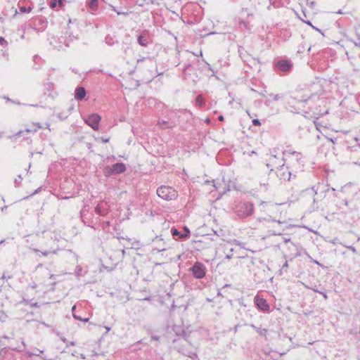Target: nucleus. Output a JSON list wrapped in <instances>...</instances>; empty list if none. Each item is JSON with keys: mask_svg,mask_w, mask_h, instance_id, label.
<instances>
[{"mask_svg": "<svg viewBox=\"0 0 360 360\" xmlns=\"http://www.w3.org/2000/svg\"><path fill=\"white\" fill-rule=\"evenodd\" d=\"M188 338L189 335L183 337L182 338H174L172 342L174 349L179 353L193 359L194 358H197V354L191 350L192 345L188 340Z\"/></svg>", "mask_w": 360, "mask_h": 360, "instance_id": "f257e3e1", "label": "nucleus"}, {"mask_svg": "<svg viewBox=\"0 0 360 360\" xmlns=\"http://www.w3.org/2000/svg\"><path fill=\"white\" fill-rule=\"evenodd\" d=\"M233 210L238 219H245L253 214L254 204L249 201L240 202L236 205Z\"/></svg>", "mask_w": 360, "mask_h": 360, "instance_id": "f03ea898", "label": "nucleus"}, {"mask_svg": "<svg viewBox=\"0 0 360 360\" xmlns=\"http://www.w3.org/2000/svg\"><path fill=\"white\" fill-rule=\"evenodd\" d=\"M293 154V153H292ZM286 165L297 173L298 171H302L304 165L302 154L299 152L294 153V155H290L288 157V160H285Z\"/></svg>", "mask_w": 360, "mask_h": 360, "instance_id": "7ed1b4c3", "label": "nucleus"}, {"mask_svg": "<svg viewBox=\"0 0 360 360\" xmlns=\"http://www.w3.org/2000/svg\"><path fill=\"white\" fill-rule=\"evenodd\" d=\"M158 195L165 200H172L177 198L178 195L175 189L169 186H161L157 189Z\"/></svg>", "mask_w": 360, "mask_h": 360, "instance_id": "20e7f679", "label": "nucleus"}, {"mask_svg": "<svg viewBox=\"0 0 360 360\" xmlns=\"http://www.w3.org/2000/svg\"><path fill=\"white\" fill-rule=\"evenodd\" d=\"M188 271L195 279H202L206 275L207 268L203 263L197 261L190 267Z\"/></svg>", "mask_w": 360, "mask_h": 360, "instance_id": "39448f33", "label": "nucleus"}, {"mask_svg": "<svg viewBox=\"0 0 360 360\" xmlns=\"http://www.w3.org/2000/svg\"><path fill=\"white\" fill-rule=\"evenodd\" d=\"M41 128H42V126L39 122H33L30 127L24 130H20L15 134L10 136L9 138L12 141L17 142L20 139L21 134L28 133L34 134Z\"/></svg>", "mask_w": 360, "mask_h": 360, "instance_id": "423d86ee", "label": "nucleus"}, {"mask_svg": "<svg viewBox=\"0 0 360 360\" xmlns=\"http://www.w3.org/2000/svg\"><path fill=\"white\" fill-rule=\"evenodd\" d=\"M296 173H295V171H292L289 168L288 165L285 166V164L283 163L282 165L280 166L277 171V175L279 177L281 180L283 181H290L292 179V176L294 177L296 176Z\"/></svg>", "mask_w": 360, "mask_h": 360, "instance_id": "0eeeda50", "label": "nucleus"}, {"mask_svg": "<svg viewBox=\"0 0 360 360\" xmlns=\"http://www.w3.org/2000/svg\"><path fill=\"white\" fill-rule=\"evenodd\" d=\"M275 70L277 72H288L292 70V63L289 60H278L274 65Z\"/></svg>", "mask_w": 360, "mask_h": 360, "instance_id": "6e6552de", "label": "nucleus"}, {"mask_svg": "<svg viewBox=\"0 0 360 360\" xmlns=\"http://www.w3.org/2000/svg\"><path fill=\"white\" fill-rule=\"evenodd\" d=\"M126 171V166L122 162H117L112 165L111 167H106L105 172L107 175L119 174Z\"/></svg>", "mask_w": 360, "mask_h": 360, "instance_id": "1a4fd4ad", "label": "nucleus"}, {"mask_svg": "<svg viewBox=\"0 0 360 360\" xmlns=\"http://www.w3.org/2000/svg\"><path fill=\"white\" fill-rule=\"evenodd\" d=\"M101 117L97 114L94 113L89 115L85 120V123L91 127L94 130H98Z\"/></svg>", "mask_w": 360, "mask_h": 360, "instance_id": "9d476101", "label": "nucleus"}, {"mask_svg": "<svg viewBox=\"0 0 360 360\" xmlns=\"http://www.w3.org/2000/svg\"><path fill=\"white\" fill-rule=\"evenodd\" d=\"M152 41V38L147 30L141 32L137 37V43L143 47L148 46Z\"/></svg>", "mask_w": 360, "mask_h": 360, "instance_id": "9b49d317", "label": "nucleus"}, {"mask_svg": "<svg viewBox=\"0 0 360 360\" xmlns=\"http://www.w3.org/2000/svg\"><path fill=\"white\" fill-rule=\"evenodd\" d=\"M171 233L174 239H185L190 237L191 232L187 226L183 228V231H179L175 227H172L171 229Z\"/></svg>", "mask_w": 360, "mask_h": 360, "instance_id": "f8f14e48", "label": "nucleus"}, {"mask_svg": "<svg viewBox=\"0 0 360 360\" xmlns=\"http://www.w3.org/2000/svg\"><path fill=\"white\" fill-rule=\"evenodd\" d=\"M254 301H255V304L256 305L257 309H259L260 311H262L264 312L270 311V306L265 299L257 295L255 297Z\"/></svg>", "mask_w": 360, "mask_h": 360, "instance_id": "ddd939ff", "label": "nucleus"}, {"mask_svg": "<svg viewBox=\"0 0 360 360\" xmlns=\"http://www.w3.org/2000/svg\"><path fill=\"white\" fill-rule=\"evenodd\" d=\"M34 25L35 26L34 30H37L38 32H42L46 27L47 20L44 17H39L34 19Z\"/></svg>", "mask_w": 360, "mask_h": 360, "instance_id": "4468645a", "label": "nucleus"}, {"mask_svg": "<svg viewBox=\"0 0 360 360\" xmlns=\"http://www.w3.org/2000/svg\"><path fill=\"white\" fill-rule=\"evenodd\" d=\"M95 212L100 216H105L108 213L107 204L104 202H99L95 207Z\"/></svg>", "mask_w": 360, "mask_h": 360, "instance_id": "2eb2a0df", "label": "nucleus"}, {"mask_svg": "<svg viewBox=\"0 0 360 360\" xmlns=\"http://www.w3.org/2000/svg\"><path fill=\"white\" fill-rule=\"evenodd\" d=\"M172 330L176 335L175 338H182L183 337L188 336V335H186L184 327L181 326L174 325L172 327Z\"/></svg>", "mask_w": 360, "mask_h": 360, "instance_id": "dca6fc26", "label": "nucleus"}, {"mask_svg": "<svg viewBox=\"0 0 360 360\" xmlns=\"http://www.w3.org/2000/svg\"><path fill=\"white\" fill-rule=\"evenodd\" d=\"M75 98L77 101H83L86 96V91L83 86H77L75 90Z\"/></svg>", "mask_w": 360, "mask_h": 360, "instance_id": "f3484780", "label": "nucleus"}, {"mask_svg": "<svg viewBox=\"0 0 360 360\" xmlns=\"http://www.w3.org/2000/svg\"><path fill=\"white\" fill-rule=\"evenodd\" d=\"M45 91L44 94H48V96L54 98L56 95V92H53L54 84L51 82H47L44 84Z\"/></svg>", "mask_w": 360, "mask_h": 360, "instance_id": "a211bd4d", "label": "nucleus"}, {"mask_svg": "<svg viewBox=\"0 0 360 360\" xmlns=\"http://www.w3.org/2000/svg\"><path fill=\"white\" fill-rule=\"evenodd\" d=\"M86 3L92 13H94L98 9V0H86Z\"/></svg>", "mask_w": 360, "mask_h": 360, "instance_id": "6ab92c4d", "label": "nucleus"}, {"mask_svg": "<svg viewBox=\"0 0 360 360\" xmlns=\"http://www.w3.org/2000/svg\"><path fill=\"white\" fill-rule=\"evenodd\" d=\"M252 328H253L257 333H259L260 335L266 336L268 330L266 328H262L260 327H257L253 323H251L249 325Z\"/></svg>", "mask_w": 360, "mask_h": 360, "instance_id": "aec40b11", "label": "nucleus"}, {"mask_svg": "<svg viewBox=\"0 0 360 360\" xmlns=\"http://www.w3.org/2000/svg\"><path fill=\"white\" fill-rule=\"evenodd\" d=\"M115 42H117L116 40H115V38L114 36H112L110 34H107L105 37V43L110 46H112V45H114L115 44Z\"/></svg>", "mask_w": 360, "mask_h": 360, "instance_id": "412c9836", "label": "nucleus"}, {"mask_svg": "<svg viewBox=\"0 0 360 360\" xmlns=\"http://www.w3.org/2000/svg\"><path fill=\"white\" fill-rule=\"evenodd\" d=\"M195 103L200 108H202L204 106L205 101H204V98L202 94H199L197 96V97L195 98Z\"/></svg>", "mask_w": 360, "mask_h": 360, "instance_id": "4be33fe9", "label": "nucleus"}, {"mask_svg": "<svg viewBox=\"0 0 360 360\" xmlns=\"http://www.w3.org/2000/svg\"><path fill=\"white\" fill-rule=\"evenodd\" d=\"M32 250L36 252V253H38V252H40L43 256H48L49 255H50L51 253H53V254H56V250H53V251H49V250H45L44 252H41L39 251L38 249L37 248H33Z\"/></svg>", "mask_w": 360, "mask_h": 360, "instance_id": "5701e85b", "label": "nucleus"}, {"mask_svg": "<svg viewBox=\"0 0 360 360\" xmlns=\"http://www.w3.org/2000/svg\"><path fill=\"white\" fill-rule=\"evenodd\" d=\"M158 125H160L163 129H170L172 127V126L169 125L168 122L165 120H159Z\"/></svg>", "mask_w": 360, "mask_h": 360, "instance_id": "b1692460", "label": "nucleus"}, {"mask_svg": "<svg viewBox=\"0 0 360 360\" xmlns=\"http://www.w3.org/2000/svg\"><path fill=\"white\" fill-rule=\"evenodd\" d=\"M291 153H297L298 152H297L295 150H292L290 148H287L285 150H283V154L284 156L286 157L285 160H288V157H290V155H294V154H292Z\"/></svg>", "mask_w": 360, "mask_h": 360, "instance_id": "393cba45", "label": "nucleus"}, {"mask_svg": "<svg viewBox=\"0 0 360 360\" xmlns=\"http://www.w3.org/2000/svg\"><path fill=\"white\" fill-rule=\"evenodd\" d=\"M32 7L28 6H19V11L21 13H30L32 11Z\"/></svg>", "mask_w": 360, "mask_h": 360, "instance_id": "a878e982", "label": "nucleus"}, {"mask_svg": "<svg viewBox=\"0 0 360 360\" xmlns=\"http://www.w3.org/2000/svg\"><path fill=\"white\" fill-rule=\"evenodd\" d=\"M269 96L273 100V101H278L279 99L283 98V95L281 94H270Z\"/></svg>", "mask_w": 360, "mask_h": 360, "instance_id": "bb28decb", "label": "nucleus"}, {"mask_svg": "<svg viewBox=\"0 0 360 360\" xmlns=\"http://www.w3.org/2000/svg\"><path fill=\"white\" fill-rule=\"evenodd\" d=\"M0 45L4 48H7L8 46V41L3 37H0Z\"/></svg>", "mask_w": 360, "mask_h": 360, "instance_id": "cd10ccee", "label": "nucleus"}, {"mask_svg": "<svg viewBox=\"0 0 360 360\" xmlns=\"http://www.w3.org/2000/svg\"><path fill=\"white\" fill-rule=\"evenodd\" d=\"M22 181V178L21 175L20 174L18 176V178H16L14 180L15 186L16 187H18L21 184Z\"/></svg>", "mask_w": 360, "mask_h": 360, "instance_id": "c85d7f7f", "label": "nucleus"}, {"mask_svg": "<svg viewBox=\"0 0 360 360\" xmlns=\"http://www.w3.org/2000/svg\"><path fill=\"white\" fill-rule=\"evenodd\" d=\"M148 333L150 335V338L152 340L158 341L160 340V336L154 335L151 330H148Z\"/></svg>", "mask_w": 360, "mask_h": 360, "instance_id": "c756f323", "label": "nucleus"}, {"mask_svg": "<svg viewBox=\"0 0 360 360\" xmlns=\"http://www.w3.org/2000/svg\"><path fill=\"white\" fill-rule=\"evenodd\" d=\"M284 259L285 260V263L283 264V265L282 266L281 269L280 271H285V272L287 271V269L288 268V262L287 260V257L285 255H284Z\"/></svg>", "mask_w": 360, "mask_h": 360, "instance_id": "7c9ffc66", "label": "nucleus"}, {"mask_svg": "<svg viewBox=\"0 0 360 360\" xmlns=\"http://www.w3.org/2000/svg\"><path fill=\"white\" fill-rule=\"evenodd\" d=\"M351 41H352L355 46L360 47V37L358 36L356 39H350Z\"/></svg>", "mask_w": 360, "mask_h": 360, "instance_id": "2f4dec72", "label": "nucleus"}, {"mask_svg": "<svg viewBox=\"0 0 360 360\" xmlns=\"http://www.w3.org/2000/svg\"><path fill=\"white\" fill-rule=\"evenodd\" d=\"M344 247H345L347 249H349V250H351L354 254H356L357 253V250H356V248L354 246H353V245H344Z\"/></svg>", "mask_w": 360, "mask_h": 360, "instance_id": "473e14b6", "label": "nucleus"}, {"mask_svg": "<svg viewBox=\"0 0 360 360\" xmlns=\"http://www.w3.org/2000/svg\"><path fill=\"white\" fill-rule=\"evenodd\" d=\"M73 317L79 321H83V322H87L89 321L88 318L82 319L80 316H77L75 314H73Z\"/></svg>", "mask_w": 360, "mask_h": 360, "instance_id": "72a5a7b5", "label": "nucleus"}, {"mask_svg": "<svg viewBox=\"0 0 360 360\" xmlns=\"http://www.w3.org/2000/svg\"><path fill=\"white\" fill-rule=\"evenodd\" d=\"M57 0H51L50 2H49V6L51 8H54L56 7L57 6Z\"/></svg>", "mask_w": 360, "mask_h": 360, "instance_id": "f704fd0d", "label": "nucleus"}, {"mask_svg": "<svg viewBox=\"0 0 360 360\" xmlns=\"http://www.w3.org/2000/svg\"><path fill=\"white\" fill-rule=\"evenodd\" d=\"M332 243L335 244H335H340V245H341L342 246H344V245H345L342 243L340 242V240H339V239L338 238H333V240H332Z\"/></svg>", "mask_w": 360, "mask_h": 360, "instance_id": "c9c22d12", "label": "nucleus"}, {"mask_svg": "<svg viewBox=\"0 0 360 360\" xmlns=\"http://www.w3.org/2000/svg\"><path fill=\"white\" fill-rule=\"evenodd\" d=\"M150 60V61H151V60H152V58H148V57H142V58H139V59L137 60V63H141V62H143V61H144V60Z\"/></svg>", "mask_w": 360, "mask_h": 360, "instance_id": "e433bc0d", "label": "nucleus"}, {"mask_svg": "<svg viewBox=\"0 0 360 360\" xmlns=\"http://www.w3.org/2000/svg\"><path fill=\"white\" fill-rule=\"evenodd\" d=\"M62 340H63V342H64L67 344V346L75 345V342H69V341H68V340L66 338H62Z\"/></svg>", "mask_w": 360, "mask_h": 360, "instance_id": "4c0bfd02", "label": "nucleus"}, {"mask_svg": "<svg viewBox=\"0 0 360 360\" xmlns=\"http://www.w3.org/2000/svg\"><path fill=\"white\" fill-rule=\"evenodd\" d=\"M257 221H259V222H262V221H271V217H269V219L259 217V218L257 219Z\"/></svg>", "mask_w": 360, "mask_h": 360, "instance_id": "58836bf2", "label": "nucleus"}, {"mask_svg": "<svg viewBox=\"0 0 360 360\" xmlns=\"http://www.w3.org/2000/svg\"><path fill=\"white\" fill-rule=\"evenodd\" d=\"M30 137L26 136V134H21L20 139L18 141H22L24 140H28Z\"/></svg>", "mask_w": 360, "mask_h": 360, "instance_id": "ea45409f", "label": "nucleus"}, {"mask_svg": "<svg viewBox=\"0 0 360 360\" xmlns=\"http://www.w3.org/2000/svg\"><path fill=\"white\" fill-rule=\"evenodd\" d=\"M233 251V248H231L229 250V252L230 253L227 254L225 257L226 259H231L232 258V252Z\"/></svg>", "mask_w": 360, "mask_h": 360, "instance_id": "a19ab883", "label": "nucleus"}, {"mask_svg": "<svg viewBox=\"0 0 360 360\" xmlns=\"http://www.w3.org/2000/svg\"><path fill=\"white\" fill-rule=\"evenodd\" d=\"M283 231V229H280L279 231H273L271 234L274 236H280L282 234Z\"/></svg>", "mask_w": 360, "mask_h": 360, "instance_id": "79ce46f5", "label": "nucleus"}, {"mask_svg": "<svg viewBox=\"0 0 360 360\" xmlns=\"http://www.w3.org/2000/svg\"><path fill=\"white\" fill-rule=\"evenodd\" d=\"M252 124L255 126H259V125H261V122H260L259 120H258V119H254L252 120Z\"/></svg>", "mask_w": 360, "mask_h": 360, "instance_id": "37998d69", "label": "nucleus"}, {"mask_svg": "<svg viewBox=\"0 0 360 360\" xmlns=\"http://www.w3.org/2000/svg\"><path fill=\"white\" fill-rule=\"evenodd\" d=\"M12 278V276H6L5 273L3 274L2 276L1 277V279H6V280H8V279H11Z\"/></svg>", "mask_w": 360, "mask_h": 360, "instance_id": "c03bdc74", "label": "nucleus"}, {"mask_svg": "<svg viewBox=\"0 0 360 360\" xmlns=\"http://www.w3.org/2000/svg\"><path fill=\"white\" fill-rule=\"evenodd\" d=\"M202 61L207 65L208 70L214 72V70L212 69L211 65L207 61H205V60H202Z\"/></svg>", "mask_w": 360, "mask_h": 360, "instance_id": "a18cd8bd", "label": "nucleus"}, {"mask_svg": "<svg viewBox=\"0 0 360 360\" xmlns=\"http://www.w3.org/2000/svg\"><path fill=\"white\" fill-rule=\"evenodd\" d=\"M147 4H151L158 6L159 3L157 1V0H148Z\"/></svg>", "mask_w": 360, "mask_h": 360, "instance_id": "49530a36", "label": "nucleus"}, {"mask_svg": "<svg viewBox=\"0 0 360 360\" xmlns=\"http://www.w3.org/2000/svg\"><path fill=\"white\" fill-rule=\"evenodd\" d=\"M6 318H7V316L4 313L1 314V316H0V320L1 322H4L6 321Z\"/></svg>", "mask_w": 360, "mask_h": 360, "instance_id": "de8ad7c7", "label": "nucleus"}, {"mask_svg": "<svg viewBox=\"0 0 360 360\" xmlns=\"http://www.w3.org/2000/svg\"><path fill=\"white\" fill-rule=\"evenodd\" d=\"M101 140L103 143H108L109 141V140H110V138L109 137H101Z\"/></svg>", "mask_w": 360, "mask_h": 360, "instance_id": "09e8293b", "label": "nucleus"}, {"mask_svg": "<svg viewBox=\"0 0 360 360\" xmlns=\"http://www.w3.org/2000/svg\"><path fill=\"white\" fill-rule=\"evenodd\" d=\"M304 22H305L306 24H307V25H310V26H311L312 27H314H314L312 25L311 22L309 20L304 21ZM315 29H316V30H318L319 32H321V30H319V29H317V28H316V27H315Z\"/></svg>", "mask_w": 360, "mask_h": 360, "instance_id": "8fccbe9b", "label": "nucleus"}, {"mask_svg": "<svg viewBox=\"0 0 360 360\" xmlns=\"http://www.w3.org/2000/svg\"><path fill=\"white\" fill-rule=\"evenodd\" d=\"M57 4L62 7L63 6V0H57Z\"/></svg>", "mask_w": 360, "mask_h": 360, "instance_id": "3c124183", "label": "nucleus"}, {"mask_svg": "<svg viewBox=\"0 0 360 360\" xmlns=\"http://www.w3.org/2000/svg\"><path fill=\"white\" fill-rule=\"evenodd\" d=\"M271 221L277 222L278 224H283L284 223L283 221H281L280 220L276 221V220L273 219L271 218Z\"/></svg>", "mask_w": 360, "mask_h": 360, "instance_id": "603ef678", "label": "nucleus"}, {"mask_svg": "<svg viewBox=\"0 0 360 360\" xmlns=\"http://www.w3.org/2000/svg\"><path fill=\"white\" fill-rule=\"evenodd\" d=\"M191 66V65L190 63L187 64V65L185 66V68H184V69L183 72H186V70H188Z\"/></svg>", "mask_w": 360, "mask_h": 360, "instance_id": "864d4df0", "label": "nucleus"}, {"mask_svg": "<svg viewBox=\"0 0 360 360\" xmlns=\"http://www.w3.org/2000/svg\"><path fill=\"white\" fill-rule=\"evenodd\" d=\"M311 290H312L313 291L319 293V294H322V293H323V292H322V291H319V290H318L316 289V288H311Z\"/></svg>", "mask_w": 360, "mask_h": 360, "instance_id": "5fc2aeb1", "label": "nucleus"}, {"mask_svg": "<svg viewBox=\"0 0 360 360\" xmlns=\"http://www.w3.org/2000/svg\"><path fill=\"white\" fill-rule=\"evenodd\" d=\"M205 122L206 124H210L211 123V120H210V118H206V119L205 120Z\"/></svg>", "mask_w": 360, "mask_h": 360, "instance_id": "6e6d98bb", "label": "nucleus"}, {"mask_svg": "<svg viewBox=\"0 0 360 360\" xmlns=\"http://www.w3.org/2000/svg\"><path fill=\"white\" fill-rule=\"evenodd\" d=\"M218 120L221 122H223L224 120V117L223 115H219Z\"/></svg>", "mask_w": 360, "mask_h": 360, "instance_id": "4d7b16f0", "label": "nucleus"}, {"mask_svg": "<svg viewBox=\"0 0 360 360\" xmlns=\"http://www.w3.org/2000/svg\"><path fill=\"white\" fill-rule=\"evenodd\" d=\"M342 203L343 205H345V206H347L348 205V200L345 199L342 200Z\"/></svg>", "mask_w": 360, "mask_h": 360, "instance_id": "13d9d810", "label": "nucleus"}, {"mask_svg": "<svg viewBox=\"0 0 360 360\" xmlns=\"http://www.w3.org/2000/svg\"><path fill=\"white\" fill-rule=\"evenodd\" d=\"M32 307H39V304L37 302H34V303H32L31 304Z\"/></svg>", "mask_w": 360, "mask_h": 360, "instance_id": "bf43d9fd", "label": "nucleus"}, {"mask_svg": "<svg viewBox=\"0 0 360 360\" xmlns=\"http://www.w3.org/2000/svg\"><path fill=\"white\" fill-rule=\"evenodd\" d=\"M117 13L118 15H121V14L124 15H127V13H126V12H117Z\"/></svg>", "mask_w": 360, "mask_h": 360, "instance_id": "052dcab7", "label": "nucleus"}, {"mask_svg": "<svg viewBox=\"0 0 360 360\" xmlns=\"http://www.w3.org/2000/svg\"><path fill=\"white\" fill-rule=\"evenodd\" d=\"M7 207H8V206H4V207H2L1 208V210L2 212H4V211H5V210L7 209Z\"/></svg>", "mask_w": 360, "mask_h": 360, "instance_id": "680f3d73", "label": "nucleus"}, {"mask_svg": "<svg viewBox=\"0 0 360 360\" xmlns=\"http://www.w3.org/2000/svg\"><path fill=\"white\" fill-rule=\"evenodd\" d=\"M4 98H5L6 101H10V102H12V101H12L10 98H8V96H4Z\"/></svg>", "mask_w": 360, "mask_h": 360, "instance_id": "e2e57ef3", "label": "nucleus"}, {"mask_svg": "<svg viewBox=\"0 0 360 360\" xmlns=\"http://www.w3.org/2000/svg\"><path fill=\"white\" fill-rule=\"evenodd\" d=\"M311 190L313 191V192H314L315 194H316V193H317V191H316V190L315 189V187H314V186L311 187Z\"/></svg>", "mask_w": 360, "mask_h": 360, "instance_id": "0e129e2a", "label": "nucleus"}, {"mask_svg": "<svg viewBox=\"0 0 360 360\" xmlns=\"http://www.w3.org/2000/svg\"><path fill=\"white\" fill-rule=\"evenodd\" d=\"M321 295H323V297H324L325 299H327V298H328V296H327V295H326V292H323V293H322Z\"/></svg>", "mask_w": 360, "mask_h": 360, "instance_id": "69168bd1", "label": "nucleus"}, {"mask_svg": "<svg viewBox=\"0 0 360 360\" xmlns=\"http://www.w3.org/2000/svg\"><path fill=\"white\" fill-rule=\"evenodd\" d=\"M165 248H161V249H158V252H162V251H165Z\"/></svg>", "mask_w": 360, "mask_h": 360, "instance_id": "338daca9", "label": "nucleus"}, {"mask_svg": "<svg viewBox=\"0 0 360 360\" xmlns=\"http://www.w3.org/2000/svg\"><path fill=\"white\" fill-rule=\"evenodd\" d=\"M155 240H162V238H161L160 237L157 236V237L155 238Z\"/></svg>", "mask_w": 360, "mask_h": 360, "instance_id": "774afa93", "label": "nucleus"}]
</instances>
